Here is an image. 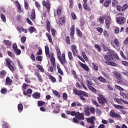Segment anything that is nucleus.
<instances>
[{"instance_id": "7c9ffc66", "label": "nucleus", "mask_w": 128, "mask_h": 128, "mask_svg": "<svg viewBox=\"0 0 128 128\" xmlns=\"http://www.w3.org/2000/svg\"><path fill=\"white\" fill-rule=\"evenodd\" d=\"M52 93L56 96H57L58 98H60V92H58L56 90H54L52 91Z\"/></svg>"}, {"instance_id": "58836bf2", "label": "nucleus", "mask_w": 128, "mask_h": 128, "mask_svg": "<svg viewBox=\"0 0 128 128\" xmlns=\"http://www.w3.org/2000/svg\"><path fill=\"white\" fill-rule=\"evenodd\" d=\"M68 56L70 60H74V56H72V53L71 52H68Z\"/></svg>"}, {"instance_id": "2f4dec72", "label": "nucleus", "mask_w": 128, "mask_h": 128, "mask_svg": "<svg viewBox=\"0 0 128 128\" xmlns=\"http://www.w3.org/2000/svg\"><path fill=\"white\" fill-rule=\"evenodd\" d=\"M90 108L87 107L85 108V116H88L90 114Z\"/></svg>"}, {"instance_id": "f03ea898", "label": "nucleus", "mask_w": 128, "mask_h": 128, "mask_svg": "<svg viewBox=\"0 0 128 128\" xmlns=\"http://www.w3.org/2000/svg\"><path fill=\"white\" fill-rule=\"evenodd\" d=\"M56 52L58 53V58L60 60V64H62V66H64L66 64V54H62V56H60V54H62V53L60 52V48H58V47H56Z\"/></svg>"}, {"instance_id": "a878e982", "label": "nucleus", "mask_w": 128, "mask_h": 128, "mask_svg": "<svg viewBox=\"0 0 128 128\" xmlns=\"http://www.w3.org/2000/svg\"><path fill=\"white\" fill-rule=\"evenodd\" d=\"M112 2V0H106L104 2V6L105 8H108L110 4Z\"/></svg>"}, {"instance_id": "bb28decb", "label": "nucleus", "mask_w": 128, "mask_h": 128, "mask_svg": "<svg viewBox=\"0 0 128 128\" xmlns=\"http://www.w3.org/2000/svg\"><path fill=\"white\" fill-rule=\"evenodd\" d=\"M4 44L6 46H12V42L10 40H4Z\"/></svg>"}, {"instance_id": "5701e85b", "label": "nucleus", "mask_w": 128, "mask_h": 128, "mask_svg": "<svg viewBox=\"0 0 128 128\" xmlns=\"http://www.w3.org/2000/svg\"><path fill=\"white\" fill-rule=\"evenodd\" d=\"M97 80L99 82H103L104 84L106 82V80L102 76H100L97 78Z\"/></svg>"}, {"instance_id": "052dcab7", "label": "nucleus", "mask_w": 128, "mask_h": 128, "mask_svg": "<svg viewBox=\"0 0 128 128\" xmlns=\"http://www.w3.org/2000/svg\"><path fill=\"white\" fill-rule=\"evenodd\" d=\"M56 12L58 16H60V14H62V8H58L56 9Z\"/></svg>"}, {"instance_id": "8fccbe9b", "label": "nucleus", "mask_w": 128, "mask_h": 128, "mask_svg": "<svg viewBox=\"0 0 128 128\" xmlns=\"http://www.w3.org/2000/svg\"><path fill=\"white\" fill-rule=\"evenodd\" d=\"M44 104H46V102L42 100H38V106H44Z\"/></svg>"}, {"instance_id": "f257e3e1", "label": "nucleus", "mask_w": 128, "mask_h": 128, "mask_svg": "<svg viewBox=\"0 0 128 128\" xmlns=\"http://www.w3.org/2000/svg\"><path fill=\"white\" fill-rule=\"evenodd\" d=\"M73 94L76 96H78L80 98V100L83 101L86 100V98L84 96H85L86 98L88 96V94L86 92L82 90H78L76 88L73 90Z\"/></svg>"}, {"instance_id": "338daca9", "label": "nucleus", "mask_w": 128, "mask_h": 128, "mask_svg": "<svg viewBox=\"0 0 128 128\" xmlns=\"http://www.w3.org/2000/svg\"><path fill=\"white\" fill-rule=\"evenodd\" d=\"M12 49L14 52V50H18V45H16V44H12Z\"/></svg>"}, {"instance_id": "bf43d9fd", "label": "nucleus", "mask_w": 128, "mask_h": 128, "mask_svg": "<svg viewBox=\"0 0 128 128\" xmlns=\"http://www.w3.org/2000/svg\"><path fill=\"white\" fill-rule=\"evenodd\" d=\"M86 84H87V86L88 88V86H92V82L88 80H86Z\"/></svg>"}, {"instance_id": "864d4df0", "label": "nucleus", "mask_w": 128, "mask_h": 128, "mask_svg": "<svg viewBox=\"0 0 128 128\" xmlns=\"http://www.w3.org/2000/svg\"><path fill=\"white\" fill-rule=\"evenodd\" d=\"M115 88H116L117 90H118L120 92H124V89L120 87V86H118V85H115Z\"/></svg>"}, {"instance_id": "1a4fd4ad", "label": "nucleus", "mask_w": 128, "mask_h": 128, "mask_svg": "<svg viewBox=\"0 0 128 128\" xmlns=\"http://www.w3.org/2000/svg\"><path fill=\"white\" fill-rule=\"evenodd\" d=\"M50 62L52 64V66L54 68V70L56 68V58L54 56V54L52 53L51 58H50Z\"/></svg>"}, {"instance_id": "39448f33", "label": "nucleus", "mask_w": 128, "mask_h": 128, "mask_svg": "<svg viewBox=\"0 0 128 128\" xmlns=\"http://www.w3.org/2000/svg\"><path fill=\"white\" fill-rule=\"evenodd\" d=\"M42 6L46 8L47 12H50V1H45L44 0H42Z\"/></svg>"}, {"instance_id": "de8ad7c7", "label": "nucleus", "mask_w": 128, "mask_h": 128, "mask_svg": "<svg viewBox=\"0 0 128 128\" xmlns=\"http://www.w3.org/2000/svg\"><path fill=\"white\" fill-rule=\"evenodd\" d=\"M18 110H24V106H22V104H19L18 105Z\"/></svg>"}, {"instance_id": "7ed1b4c3", "label": "nucleus", "mask_w": 128, "mask_h": 128, "mask_svg": "<svg viewBox=\"0 0 128 128\" xmlns=\"http://www.w3.org/2000/svg\"><path fill=\"white\" fill-rule=\"evenodd\" d=\"M98 102L102 106H104V104L108 102V100L106 98V97L102 94H98V97L97 98Z\"/></svg>"}, {"instance_id": "6ab92c4d", "label": "nucleus", "mask_w": 128, "mask_h": 128, "mask_svg": "<svg viewBox=\"0 0 128 128\" xmlns=\"http://www.w3.org/2000/svg\"><path fill=\"white\" fill-rule=\"evenodd\" d=\"M82 6L84 10H85L86 12H90V8L88 7V4L83 3Z\"/></svg>"}, {"instance_id": "c85d7f7f", "label": "nucleus", "mask_w": 128, "mask_h": 128, "mask_svg": "<svg viewBox=\"0 0 128 128\" xmlns=\"http://www.w3.org/2000/svg\"><path fill=\"white\" fill-rule=\"evenodd\" d=\"M114 78H122V74H120V73L116 72H114Z\"/></svg>"}, {"instance_id": "4d7b16f0", "label": "nucleus", "mask_w": 128, "mask_h": 128, "mask_svg": "<svg viewBox=\"0 0 128 128\" xmlns=\"http://www.w3.org/2000/svg\"><path fill=\"white\" fill-rule=\"evenodd\" d=\"M20 40L22 44H24V42H26V38L25 36H22L21 37Z\"/></svg>"}, {"instance_id": "0eeeda50", "label": "nucleus", "mask_w": 128, "mask_h": 128, "mask_svg": "<svg viewBox=\"0 0 128 128\" xmlns=\"http://www.w3.org/2000/svg\"><path fill=\"white\" fill-rule=\"evenodd\" d=\"M110 116L111 118H121L120 114L115 112L114 110H112L110 112Z\"/></svg>"}, {"instance_id": "5fc2aeb1", "label": "nucleus", "mask_w": 128, "mask_h": 128, "mask_svg": "<svg viewBox=\"0 0 128 128\" xmlns=\"http://www.w3.org/2000/svg\"><path fill=\"white\" fill-rule=\"evenodd\" d=\"M1 18L2 22H6V16H4V14H1Z\"/></svg>"}, {"instance_id": "412c9836", "label": "nucleus", "mask_w": 128, "mask_h": 128, "mask_svg": "<svg viewBox=\"0 0 128 128\" xmlns=\"http://www.w3.org/2000/svg\"><path fill=\"white\" fill-rule=\"evenodd\" d=\"M104 58L106 60H108V62H110L111 59L114 60V58L112 57V54H110L109 55H104Z\"/></svg>"}, {"instance_id": "69168bd1", "label": "nucleus", "mask_w": 128, "mask_h": 128, "mask_svg": "<svg viewBox=\"0 0 128 128\" xmlns=\"http://www.w3.org/2000/svg\"><path fill=\"white\" fill-rule=\"evenodd\" d=\"M127 8H128V4H124L122 8V12H124V10H126Z\"/></svg>"}, {"instance_id": "b1692460", "label": "nucleus", "mask_w": 128, "mask_h": 128, "mask_svg": "<svg viewBox=\"0 0 128 128\" xmlns=\"http://www.w3.org/2000/svg\"><path fill=\"white\" fill-rule=\"evenodd\" d=\"M76 32L78 36H80V38H82V32L78 28H76Z\"/></svg>"}, {"instance_id": "f3484780", "label": "nucleus", "mask_w": 128, "mask_h": 128, "mask_svg": "<svg viewBox=\"0 0 128 128\" xmlns=\"http://www.w3.org/2000/svg\"><path fill=\"white\" fill-rule=\"evenodd\" d=\"M30 16L31 17L30 18L32 20H36V10H34V9L32 10Z\"/></svg>"}, {"instance_id": "c756f323", "label": "nucleus", "mask_w": 128, "mask_h": 128, "mask_svg": "<svg viewBox=\"0 0 128 128\" xmlns=\"http://www.w3.org/2000/svg\"><path fill=\"white\" fill-rule=\"evenodd\" d=\"M122 98H115L114 99V102H116L117 104H122Z\"/></svg>"}, {"instance_id": "0e129e2a", "label": "nucleus", "mask_w": 128, "mask_h": 128, "mask_svg": "<svg viewBox=\"0 0 128 128\" xmlns=\"http://www.w3.org/2000/svg\"><path fill=\"white\" fill-rule=\"evenodd\" d=\"M36 60H38V62H42V56H37Z\"/></svg>"}, {"instance_id": "4be33fe9", "label": "nucleus", "mask_w": 128, "mask_h": 128, "mask_svg": "<svg viewBox=\"0 0 128 128\" xmlns=\"http://www.w3.org/2000/svg\"><path fill=\"white\" fill-rule=\"evenodd\" d=\"M46 38H48V40L50 42V44H52V36L50 34H48V32L46 33Z\"/></svg>"}, {"instance_id": "4468645a", "label": "nucleus", "mask_w": 128, "mask_h": 128, "mask_svg": "<svg viewBox=\"0 0 128 128\" xmlns=\"http://www.w3.org/2000/svg\"><path fill=\"white\" fill-rule=\"evenodd\" d=\"M12 84V80L10 79L9 76H7L6 80V86H10Z\"/></svg>"}, {"instance_id": "72a5a7b5", "label": "nucleus", "mask_w": 128, "mask_h": 128, "mask_svg": "<svg viewBox=\"0 0 128 128\" xmlns=\"http://www.w3.org/2000/svg\"><path fill=\"white\" fill-rule=\"evenodd\" d=\"M114 44H116L117 48H120V42H118V40L117 38H115L114 40Z\"/></svg>"}, {"instance_id": "393cba45", "label": "nucleus", "mask_w": 128, "mask_h": 128, "mask_svg": "<svg viewBox=\"0 0 128 128\" xmlns=\"http://www.w3.org/2000/svg\"><path fill=\"white\" fill-rule=\"evenodd\" d=\"M6 72L4 70H2L0 72V78H4L6 76Z\"/></svg>"}, {"instance_id": "37998d69", "label": "nucleus", "mask_w": 128, "mask_h": 128, "mask_svg": "<svg viewBox=\"0 0 128 128\" xmlns=\"http://www.w3.org/2000/svg\"><path fill=\"white\" fill-rule=\"evenodd\" d=\"M49 78L50 79L52 82H56V78L54 77V76L52 75H49Z\"/></svg>"}, {"instance_id": "09e8293b", "label": "nucleus", "mask_w": 128, "mask_h": 128, "mask_svg": "<svg viewBox=\"0 0 128 128\" xmlns=\"http://www.w3.org/2000/svg\"><path fill=\"white\" fill-rule=\"evenodd\" d=\"M14 52L16 56H20V54L22 53V51L20 49H16Z\"/></svg>"}, {"instance_id": "49530a36", "label": "nucleus", "mask_w": 128, "mask_h": 128, "mask_svg": "<svg viewBox=\"0 0 128 128\" xmlns=\"http://www.w3.org/2000/svg\"><path fill=\"white\" fill-rule=\"evenodd\" d=\"M94 48H97L98 52H102V48L98 44H94Z\"/></svg>"}, {"instance_id": "dca6fc26", "label": "nucleus", "mask_w": 128, "mask_h": 128, "mask_svg": "<svg viewBox=\"0 0 128 128\" xmlns=\"http://www.w3.org/2000/svg\"><path fill=\"white\" fill-rule=\"evenodd\" d=\"M80 66H82V68H84V70H86V72H88V70H90V68H88V66L86 64H85L84 63H81L80 64Z\"/></svg>"}, {"instance_id": "603ef678", "label": "nucleus", "mask_w": 128, "mask_h": 128, "mask_svg": "<svg viewBox=\"0 0 128 128\" xmlns=\"http://www.w3.org/2000/svg\"><path fill=\"white\" fill-rule=\"evenodd\" d=\"M71 72L72 74H73L74 78H78V76H76V70H71Z\"/></svg>"}, {"instance_id": "f8f14e48", "label": "nucleus", "mask_w": 128, "mask_h": 128, "mask_svg": "<svg viewBox=\"0 0 128 128\" xmlns=\"http://www.w3.org/2000/svg\"><path fill=\"white\" fill-rule=\"evenodd\" d=\"M71 50L74 56L78 54V47L76 45H72L71 46Z\"/></svg>"}, {"instance_id": "e2e57ef3", "label": "nucleus", "mask_w": 128, "mask_h": 128, "mask_svg": "<svg viewBox=\"0 0 128 128\" xmlns=\"http://www.w3.org/2000/svg\"><path fill=\"white\" fill-rule=\"evenodd\" d=\"M35 5L38 10H40V3H38V2H36Z\"/></svg>"}, {"instance_id": "79ce46f5", "label": "nucleus", "mask_w": 128, "mask_h": 128, "mask_svg": "<svg viewBox=\"0 0 128 128\" xmlns=\"http://www.w3.org/2000/svg\"><path fill=\"white\" fill-rule=\"evenodd\" d=\"M118 4V0H112V6L114 8H116Z\"/></svg>"}, {"instance_id": "cd10ccee", "label": "nucleus", "mask_w": 128, "mask_h": 128, "mask_svg": "<svg viewBox=\"0 0 128 128\" xmlns=\"http://www.w3.org/2000/svg\"><path fill=\"white\" fill-rule=\"evenodd\" d=\"M106 64H108V66H116V64L114 62L108 61L105 62Z\"/></svg>"}, {"instance_id": "aec40b11", "label": "nucleus", "mask_w": 128, "mask_h": 128, "mask_svg": "<svg viewBox=\"0 0 128 128\" xmlns=\"http://www.w3.org/2000/svg\"><path fill=\"white\" fill-rule=\"evenodd\" d=\"M46 30L50 32V22L48 20H47L46 22Z\"/></svg>"}, {"instance_id": "e433bc0d", "label": "nucleus", "mask_w": 128, "mask_h": 128, "mask_svg": "<svg viewBox=\"0 0 128 128\" xmlns=\"http://www.w3.org/2000/svg\"><path fill=\"white\" fill-rule=\"evenodd\" d=\"M92 64L94 70H96V72H98V66H96V64L94 62H92Z\"/></svg>"}, {"instance_id": "9d476101", "label": "nucleus", "mask_w": 128, "mask_h": 128, "mask_svg": "<svg viewBox=\"0 0 128 128\" xmlns=\"http://www.w3.org/2000/svg\"><path fill=\"white\" fill-rule=\"evenodd\" d=\"M94 120H96V117L94 116L86 118L87 122L90 124L92 126H94Z\"/></svg>"}, {"instance_id": "4c0bfd02", "label": "nucleus", "mask_w": 128, "mask_h": 128, "mask_svg": "<svg viewBox=\"0 0 128 128\" xmlns=\"http://www.w3.org/2000/svg\"><path fill=\"white\" fill-rule=\"evenodd\" d=\"M88 88L90 90H91V92H94L95 94H96V92H97L96 89L92 86H88Z\"/></svg>"}, {"instance_id": "6e6552de", "label": "nucleus", "mask_w": 128, "mask_h": 128, "mask_svg": "<svg viewBox=\"0 0 128 128\" xmlns=\"http://www.w3.org/2000/svg\"><path fill=\"white\" fill-rule=\"evenodd\" d=\"M75 117L76 118L81 120H84V113H80V112H76Z\"/></svg>"}, {"instance_id": "13d9d810", "label": "nucleus", "mask_w": 128, "mask_h": 128, "mask_svg": "<svg viewBox=\"0 0 128 128\" xmlns=\"http://www.w3.org/2000/svg\"><path fill=\"white\" fill-rule=\"evenodd\" d=\"M96 30L100 34H102V32H104V29L100 27L97 28Z\"/></svg>"}, {"instance_id": "473e14b6", "label": "nucleus", "mask_w": 128, "mask_h": 128, "mask_svg": "<svg viewBox=\"0 0 128 128\" xmlns=\"http://www.w3.org/2000/svg\"><path fill=\"white\" fill-rule=\"evenodd\" d=\"M34 74L35 76H37L38 80L39 82H44V80H42V76H40V74L38 73H35Z\"/></svg>"}, {"instance_id": "ddd939ff", "label": "nucleus", "mask_w": 128, "mask_h": 128, "mask_svg": "<svg viewBox=\"0 0 128 128\" xmlns=\"http://www.w3.org/2000/svg\"><path fill=\"white\" fill-rule=\"evenodd\" d=\"M45 54L47 58H50V48L48 46H45Z\"/></svg>"}, {"instance_id": "a19ab883", "label": "nucleus", "mask_w": 128, "mask_h": 128, "mask_svg": "<svg viewBox=\"0 0 128 128\" xmlns=\"http://www.w3.org/2000/svg\"><path fill=\"white\" fill-rule=\"evenodd\" d=\"M36 66V68H38L39 70H40L41 72H44V70L42 68V66H40V64H37Z\"/></svg>"}, {"instance_id": "3c124183", "label": "nucleus", "mask_w": 128, "mask_h": 128, "mask_svg": "<svg viewBox=\"0 0 128 128\" xmlns=\"http://www.w3.org/2000/svg\"><path fill=\"white\" fill-rule=\"evenodd\" d=\"M51 32L53 36H56V30L54 28H52L51 29Z\"/></svg>"}, {"instance_id": "f704fd0d", "label": "nucleus", "mask_w": 128, "mask_h": 128, "mask_svg": "<svg viewBox=\"0 0 128 128\" xmlns=\"http://www.w3.org/2000/svg\"><path fill=\"white\" fill-rule=\"evenodd\" d=\"M4 124L2 125V128H10V124L7 122H3Z\"/></svg>"}, {"instance_id": "423d86ee", "label": "nucleus", "mask_w": 128, "mask_h": 128, "mask_svg": "<svg viewBox=\"0 0 128 128\" xmlns=\"http://www.w3.org/2000/svg\"><path fill=\"white\" fill-rule=\"evenodd\" d=\"M126 22V19L124 16H118L117 18V24H124Z\"/></svg>"}, {"instance_id": "c9c22d12", "label": "nucleus", "mask_w": 128, "mask_h": 128, "mask_svg": "<svg viewBox=\"0 0 128 128\" xmlns=\"http://www.w3.org/2000/svg\"><path fill=\"white\" fill-rule=\"evenodd\" d=\"M28 86H30V84L26 83H24L22 86V90H26V88H28Z\"/></svg>"}, {"instance_id": "6e6d98bb", "label": "nucleus", "mask_w": 128, "mask_h": 128, "mask_svg": "<svg viewBox=\"0 0 128 128\" xmlns=\"http://www.w3.org/2000/svg\"><path fill=\"white\" fill-rule=\"evenodd\" d=\"M70 5L69 6L70 8L74 7V0H69Z\"/></svg>"}, {"instance_id": "c03bdc74", "label": "nucleus", "mask_w": 128, "mask_h": 128, "mask_svg": "<svg viewBox=\"0 0 128 128\" xmlns=\"http://www.w3.org/2000/svg\"><path fill=\"white\" fill-rule=\"evenodd\" d=\"M66 44H70V39L69 36H66Z\"/></svg>"}, {"instance_id": "774afa93", "label": "nucleus", "mask_w": 128, "mask_h": 128, "mask_svg": "<svg viewBox=\"0 0 128 128\" xmlns=\"http://www.w3.org/2000/svg\"><path fill=\"white\" fill-rule=\"evenodd\" d=\"M63 98L64 100H68V94L66 92L63 94Z\"/></svg>"}, {"instance_id": "a211bd4d", "label": "nucleus", "mask_w": 128, "mask_h": 128, "mask_svg": "<svg viewBox=\"0 0 128 128\" xmlns=\"http://www.w3.org/2000/svg\"><path fill=\"white\" fill-rule=\"evenodd\" d=\"M32 97L34 98H36V100H38L40 98V93H38V92H36L32 94Z\"/></svg>"}, {"instance_id": "2eb2a0df", "label": "nucleus", "mask_w": 128, "mask_h": 128, "mask_svg": "<svg viewBox=\"0 0 128 128\" xmlns=\"http://www.w3.org/2000/svg\"><path fill=\"white\" fill-rule=\"evenodd\" d=\"M76 30V26L74 25H72L70 28V36H74V30Z\"/></svg>"}, {"instance_id": "20e7f679", "label": "nucleus", "mask_w": 128, "mask_h": 128, "mask_svg": "<svg viewBox=\"0 0 128 128\" xmlns=\"http://www.w3.org/2000/svg\"><path fill=\"white\" fill-rule=\"evenodd\" d=\"M5 60L6 62V65L8 68L9 70L11 72H14V66L12 64V61L10 60V59L7 58L5 59Z\"/></svg>"}, {"instance_id": "ea45409f", "label": "nucleus", "mask_w": 128, "mask_h": 128, "mask_svg": "<svg viewBox=\"0 0 128 128\" xmlns=\"http://www.w3.org/2000/svg\"><path fill=\"white\" fill-rule=\"evenodd\" d=\"M114 108H118V109H120V110H124V106L118 105V104H114Z\"/></svg>"}, {"instance_id": "680f3d73", "label": "nucleus", "mask_w": 128, "mask_h": 128, "mask_svg": "<svg viewBox=\"0 0 128 128\" xmlns=\"http://www.w3.org/2000/svg\"><path fill=\"white\" fill-rule=\"evenodd\" d=\"M24 8L25 10H28V3L26 1L24 2Z\"/></svg>"}, {"instance_id": "a18cd8bd", "label": "nucleus", "mask_w": 128, "mask_h": 128, "mask_svg": "<svg viewBox=\"0 0 128 128\" xmlns=\"http://www.w3.org/2000/svg\"><path fill=\"white\" fill-rule=\"evenodd\" d=\"M34 30H36V28L34 26H30L29 28V32L30 34H32V32H34Z\"/></svg>"}, {"instance_id": "9b49d317", "label": "nucleus", "mask_w": 128, "mask_h": 128, "mask_svg": "<svg viewBox=\"0 0 128 128\" xmlns=\"http://www.w3.org/2000/svg\"><path fill=\"white\" fill-rule=\"evenodd\" d=\"M105 22H106V26L107 28H110V26L112 24V19H110V16H107Z\"/></svg>"}]
</instances>
